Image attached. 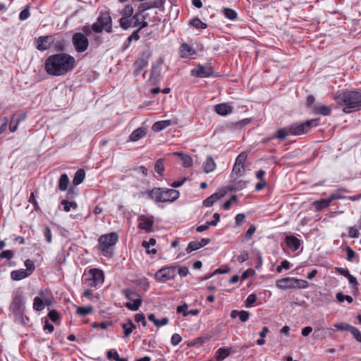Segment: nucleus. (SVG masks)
<instances>
[{"mask_svg":"<svg viewBox=\"0 0 361 361\" xmlns=\"http://www.w3.org/2000/svg\"><path fill=\"white\" fill-rule=\"evenodd\" d=\"M76 66L73 56L61 52L50 55L44 62L46 73L52 76H63L71 71Z\"/></svg>","mask_w":361,"mask_h":361,"instance_id":"obj_1","label":"nucleus"},{"mask_svg":"<svg viewBox=\"0 0 361 361\" xmlns=\"http://www.w3.org/2000/svg\"><path fill=\"white\" fill-rule=\"evenodd\" d=\"M335 101L344 106L343 111L349 114L361 108V94L354 91H347L334 97Z\"/></svg>","mask_w":361,"mask_h":361,"instance_id":"obj_2","label":"nucleus"},{"mask_svg":"<svg viewBox=\"0 0 361 361\" xmlns=\"http://www.w3.org/2000/svg\"><path fill=\"white\" fill-rule=\"evenodd\" d=\"M141 194L147 195L157 203L167 202H173L180 196L178 190L165 188H154L152 190H147L142 192Z\"/></svg>","mask_w":361,"mask_h":361,"instance_id":"obj_3","label":"nucleus"},{"mask_svg":"<svg viewBox=\"0 0 361 361\" xmlns=\"http://www.w3.org/2000/svg\"><path fill=\"white\" fill-rule=\"evenodd\" d=\"M118 240V235L115 232L101 235L98 239V248L102 255L111 257L114 255V247Z\"/></svg>","mask_w":361,"mask_h":361,"instance_id":"obj_4","label":"nucleus"},{"mask_svg":"<svg viewBox=\"0 0 361 361\" xmlns=\"http://www.w3.org/2000/svg\"><path fill=\"white\" fill-rule=\"evenodd\" d=\"M92 30L95 33H101L103 30L111 33L112 29V19L109 11H102L97 17V20L92 25Z\"/></svg>","mask_w":361,"mask_h":361,"instance_id":"obj_5","label":"nucleus"},{"mask_svg":"<svg viewBox=\"0 0 361 361\" xmlns=\"http://www.w3.org/2000/svg\"><path fill=\"white\" fill-rule=\"evenodd\" d=\"M10 310L14 314L16 319H18L20 322H23L25 307L22 294L17 293L14 295L10 305Z\"/></svg>","mask_w":361,"mask_h":361,"instance_id":"obj_6","label":"nucleus"},{"mask_svg":"<svg viewBox=\"0 0 361 361\" xmlns=\"http://www.w3.org/2000/svg\"><path fill=\"white\" fill-rule=\"evenodd\" d=\"M122 294L130 301L126 302L125 306L132 311H136L139 309V307L142 305V297L141 295L137 291L130 289L126 288L122 290Z\"/></svg>","mask_w":361,"mask_h":361,"instance_id":"obj_7","label":"nucleus"},{"mask_svg":"<svg viewBox=\"0 0 361 361\" xmlns=\"http://www.w3.org/2000/svg\"><path fill=\"white\" fill-rule=\"evenodd\" d=\"M319 119L314 118L304 123H294L289 126L290 133L293 135H300L307 133L312 127L319 124Z\"/></svg>","mask_w":361,"mask_h":361,"instance_id":"obj_8","label":"nucleus"},{"mask_svg":"<svg viewBox=\"0 0 361 361\" xmlns=\"http://www.w3.org/2000/svg\"><path fill=\"white\" fill-rule=\"evenodd\" d=\"M176 271L175 265L163 267L155 273L154 278L159 282L165 283L175 279Z\"/></svg>","mask_w":361,"mask_h":361,"instance_id":"obj_9","label":"nucleus"},{"mask_svg":"<svg viewBox=\"0 0 361 361\" xmlns=\"http://www.w3.org/2000/svg\"><path fill=\"white\" fill-rule=\"evenodd\" d=\"M72 42L75 49L78 53L85 51L89 46V40L85 34L76 32L73 35Z\"/></svg>","mask_w":361,"mask_h":361,"instance_id":"obj_10","label":"nucleus"},{"mask_svg":"<svg viewBox=\"0 0 361 361\" xmlns=\"http://www.w3.org/2000/svg\"><path fill=\"white\" fill-rule=\"evenodd\" d=\"M54 40V37L51 35L40 36L35 38L34 44L37 50L44 51L49 49L53 46Z\"/></svg>","mask_w":361,"mask_h":361,"instance_id":"obj_11","label":"nucleus"},{"mask_svg":"<svg viewBox=\"0 0 361 361\" xmlns=\"http://www.w3.org/2000/svg\"><path fill=\"white\" fill-rule=\"evenodd\" d=\"M213 68L209 65H198L192 70V75L198 78H207L213 74Z\"/></svg>","mask_w":361,"mask_h":361,"instance_id":"obj_12","label":"nucleus"},{"mask_svg":"<svg viewBox=\"0 0 361 361\" xmlns=\"http://www.w3.org/2000/svg\"><path fill=\"white\" fill-rule=\"evenodd\" d=\"M92 278L90 279L89 285L92 287H96L104 282V276L102 270L98 269H91L89 271Z\"/></svg>","mask_w":361,"mask_h":361,"instance_id":"obj_13","label":"nucleus"},{"mask_svg":"<svg viewBox=\"0 0 361 361\" xmlns=\"http://www.w3.org/2000/svg\"><path fill=\"white\" fill-rule=\"evenodd\" d=\"M164 62L163 57L159 58L152 66L151 74L149 80L155 82L159 80L161 76V66Z\"/></svg>","mask_w":361,"mask_h":361,"instance_id":"obj_14","label":"nucleus"},{"mask_svg":"<svg viewBox=\"0 0 361 361\" xmlns=\"http://www.w3.org/2000/svg\"><path fill=\"white\" fill-rule=\"evenodd\" d=\"M165 0H154L141 3L137 7V11H147L152 8H160L163 7Z\"/></svg>","mask_w":361,"mask_h":361,"instance_id":"obj_15","label":"nucleus"},{"mask_svg":"<svg viewBox=\"0 0 361 361\" xmlns=\"http://www.w3.org/2000/svg\"><path fill=\"white\" fill-rule=\"evenodd\" d=\"M138 221L139 228L145 230L147 233L152 231L154 224L152 217H147L146 216L142 215L139 217Z\"/></svg>","mask_w":361,"mask_h":361,"instance_id":"obj_16","label":"nucleus"},{"mask_svg":"<svg viewBox=\"0 0 361 361\" xmlns=\"http://www.w3.org/2000/svg\"><path fill=\"white\" fill-rule=\"evenodd\" d=\"M227 192L226 188H222L219 191L214 193L211 196L208 197L203 202V204L205 207H211L212 206L216 201L223 197Z\"/></svg>","mask_w":361,"mask_h":361,"instance_id":"obj_17","label":"nucleus"},{"mask_svg":"<svg viewBox=\"0 0 361 361\" xmlns=\"http://www.w3.org/2000/svg\"><path fill=\"white\" fill-rule=\"evenodd\" d=\"M26 118V114L24 113H16L11 118L9 123V130L11 132H15L20 122L24 121Z\"/></svg>","mask_w":361,"mask_h":361,"instance_id":"obj_18","label":"nucleus"},{"mask_svg":"<svg viewBox=\"0 0 361 361\" xmlns=\"http://www.w3.org/2000/svg\"><path fill=\"white\" fill-rule=\"evenodd\" d=\"M179 51L180 56L183 59L189 58L196 54L195 48L185 42L180 44Z\"/></svg>","mask_w":361,"mask_h":361,"instance_id":"obj_19","label":"nucleus"},{"mask_svg":"<svg viewBox=\"0 0 361 361\" xmlns=\"http://www.w3.org/2000/svg\"><path fill=\"white\" fill-rule=\"evenodd\" d=\"M294 278L290 277H285L276 282V286L282 290L294 289Z\"/></svg>","mask_w":361,"mask_h":361,"instance_id":"obj_20","label":"nucleus"},{"mask_svg":"<svg viewBox=\"0 0 361 361\" xmlns=\"http://www.w3.org/2000/svg\"><path fill=\"white\" fill-rule=\"evenodd\" d=\"M142 13L143 12H140L137 11L133 17V18L135 20L137 27H138L137 30H139V32H140L143 28L147 27L149 23V21H148L147 20H145V18H142Z\"/></svg>","mask_w":361,"mask_h":361,"instance_id":"obj_21","label":"nucleus"},{"mask_svg":"<svg viewBox=\"0 0 361 361\" xmlns=\"http://www.w3.org/2000/svg\"><path fill=\"white\" fill-rule=\"evenodd\" d=\"M312 111L315 114H320L322 116H329L331 113L330 107L318 103L312 106Z\"/></svg>","mask_w":361,"mask_h":361,"instance_id":"obj_22","label":"nucleus"},{"mask_svg":"<svg viewBox=\"0 0 361 361\" xmlns=\"http://www.w3.org/2000/svg\"><path fill=\"white\" fill-rule=\"evenodd\" d=\"M147 135V129L142 127L135 129L129 136V140L137 142Z\"/></svg>","mask_w":361,"mask_h":361,"instance_id":"obj_23","label":"nucleus"},{"mask_svg":"<svg viewBox=\"0 0 361 361\" xmlns=\"http://www.w3.org/2000/svg\"><path fill=\"white\" fill-rule=\"evenodd\" d=\"M287 246L293 251H296L300 246V240L294 235H288L286 237Z\"/></svg>","mask_w":361,"mask_h":361,"instance_id":"obj_24","label":"nucleus"},{"mask_svg":"<svg viewBox=\"0 0 361 361\" xmlns=\"http://www.w3.org/2000/svg\"><path fill=\"white\" fill-rule=\"evenodd\" d=\"M214 109L216 113L221 116H226L233 111L232 106L225 103L216 104Z\"/></svg>","mask_w":361,"mask_h":361,"instance_id":"obj_25","label":"nucleus"},{"mask_svg":"<svg viewBox=\"0 0 361 361\" xmlns=\"http://www.w3.org/2000/svg\"><path fill=\"white\" fill-rule=\"evenodd\" d=\"M133 17V16L130 18H121L118 20L121 27L123 30H128L130 27H137L135 20H134Z\"/></svg>","mask_w":361,"mask_h":361,"instance_id":"obj_26","label":"nucleus"},{"mask_svg":"<svg viewBox=\"0 0 361 361\" xmlns=\"http://www.w3.org/2000/svg\"><path fill=\"white\" fill-rule=\"evenodd\" d=\"M142 17V18H145V20H147L148 21L152 23H157L161 20V19L158 16L157 11L152 10L143 11Z\"/></svg>","mask_w":361,"mask_h":361,"instance_id":"obj_27","label":"nucleus"},{"mask_svg":"<svg viewBox=\"0 0 361 361\" xmlns=\"http://www.w3.org/2000/svg\"><path fill=\"white\" fill-rule=\"evenodd\" d=\"M237 317H239V319L241 322H245L249 319L250 314L248 312L245 310H232L231 312V317L233 319H235Z\"/></svg>","mask_w":361,"mask_h":361,"instance_id":"obj_28","label":"nucleus"},{"mask_svg":"<svg viewBox=\"0 0 361 361\" xmlns=\"http://www.w3.org/2000/svg\"><path fill=\"white\" fill-rule=\"evenodd\" d=\"M171 121L170 120H164L155 122L152 126V130L154 132H159L169 126H171Z\"/></svg>","mask_w":361,"mask_h":361,"instance_id":"obj_29","label":"nucleus"},{"mask_svg":"<svg viewBox=\"0 0 361 361\" xmlns=\"http://www.w3.org/2000/svg\"><path fill=\"white\" fill-rule=\"evenodd\" d=\"M121 326L124 331V336L126 338L136 329V325L133 324L131 319H128L126 323H122Z\"/></svg>","mask_w":361,"mask_h":361,"instance_id":"obj_30","label":"nucleus"},{"mask_svg":"<svg viewBox=\"0 0 361 361\" xmlns=\"http://www.w3.org/2000/svg\"><path fill=\"white\" fill-rule=\"evenodd\" d=\"M231 354V349L220 348L217 350L215 355V358L216 361H223L227 357H228Z\"/></svg>","mask_w":361,"mask_h":361,"instance_id":"obj_31","label":"nucleus"},{"mask_svg":"<svg viewBox=\"0 0 361 361\" xmlns=\"http://www.w3.org/2000/svg\"><path fill=\"white\" fill-rule=\"evenodd\" d=\"M29 276L30 275L27 274V272L24 269L15 270L11 273V279L14 281H20V280L23 279Z\"/></svg>","mask_w":361,"mask_h":361,"instance_id":"obj_32","label":"nucleus"},{"mask_svg":"<svg viewBox=\"0 0 361 361\" xmlns=\"http://www.w3.org/2000/svg\"><path fill=\"white\" fill-rule=\"evenodd\" d=\"M216 169V163L212 156L207 157L204 163V171L208 173L213 171Z\"/></svg>","mask_w":361,"mask_h":361,"instance_id":"obj_33","label":"nucleus"},{"mask_svg":"<svg viewBox=\"0 0 361 361\" xmlns=\"http://www.w3.org/2000/svg\"><path fill=\"white\" fill-rule=\"evenodd\" d=\"M139 33H140L139 30H134L133 32V33L130 36H128V37L127 38V39L124 42L123 46V49H126L127 48H128L130 47L131 42L133 40L134 41L139 40V39H140Z\"/></svg>","mask_w":361,"mask_h":361,"instance_id":"obj_34","label":"nucleus"},{"mask_svg":"<svg viewBox=\"0 0 361 361\" xmlns=\"http://www.w3.org/2000/svg\"><path fill=\"white\" fill-rule=\"evenodd\" d=\"M85 177V170L82 169H78L76 171V173H75V176H74V178L73 180V185H80L84 180Z\"/></svg>","mask_w":361,"mask_h":361,"instance_id":"obj_35","label":"nucleus"},{"mask_svg":"<svg viewBox=\"0 0 361 361\" xmlns=\"http://www.w3.org/2000/svg\"><path fill=\"white\" fill-rule=\"evenodd\" d=\"M69 185V178L67 174L63 173L61 176L59 181V190L65 191L67 190Z\"/></svg>","mask_w":361,"mask_h":361,"instance_id":"obj_36","label":"nucleus"},{"mask_svg":"<svg viewBox=\"0 0 361 361\" xmlns=\"http://www.w3.org/2000/svg\"><path fill=\"white\" fill-rule=\"evenodd\" d=\"M331 202L329 199H321L313 202V205L317 211H321L322 209L328 207Z\"/></svg>","mask_w":361,"mask_h":361,"instance_id":"obj_37","label":"nucleus"},{"mask_svg":"<svg viewBox=\"0 0 361 361\" xmlns=\"http://www.w3.org/2000/svg\"><path fill=\"white\" fill-rule=\"evenodd\" d=\"M174 154L178 156L181 159L184 167H190L192 166V159L189 155L183 152H175Z\"/></svg>","mask_w":361,"mask_h":361,"instance_id":"obj_38","label":"nucleus"},{"mask_svg":"<svg viewBox=\"0 0 361 361\" xmlns=\"http://www.w3.org/2000/svg\"><path fill=\"white\" fill-rule=\"evenodd\" d=\"M222 13L224 15V16L231 20H234L238 18V13L237 12L230 8L224 7L222 8Z\"/></svg>","mask_w":361,"mask_h":361,"instance_id":"obj_39","label":"nucleus"},{"mask_svg":"<svg viewBox=\"0 0 361 361\" xmlns=\"http://www.w3.org/2000/svg\"><path fill=\"white\" fill-rule=\"evenodd\" d=\"M133 11V6L131 4H126L120 11V13L122 15L121 18H130L134 16Z\"/></svg>","mask_w":361,"mask_h":361,"instance_id":"obj_40","label":"nucleus"},{"mask_svg":"<svg viewBox=\"0 0 361 361\" xmlns=\"http://www.w3.org/2000/svg\"><path fill=\"white\" fill-rule=\"evenodd\" d=\"M290 134L289 127L280 128L276 132L275 137L280 140H285Z\"/></svg>","mask_w":361,"mask_h":361,"instance_id":"obj_41","label":"nucleus"},{"mask_svg":"<svg viewBox=\"0 0 361 361\" xmlns=\"http://www.w3.org/2000/svg\"><path fill=\"white\" fill-rule=\"evenodd\" d=\"M61 204L63 206V210L66 212H70L71 208L76 209L78 207V204L75 202L68 201L66 200H62Z\"/></svg>","mask_w":361,"mask_h":361,"instance_id":"obj_42","label":"nucleus"},{"mask_svg":"<svg viewBox=\"0 0 361 361\" xmlns=\"http://www.w3.org/2000/svg\"><path fill=\"white\" fill-rule=\"evenodd\" d=\"M44 308V303L41 298L37 296L34 298L33 309L35 311L40 312Z\"/></svg>","mask_w":361,"mask_h":361,"instance_id":"obj_43","label":"nucleus"},{"mask_svg":"<svg viewBox=\"0 0 361 361\" xmlns=\"http://www.w3.org/2000/svg\"><path fill=\"white\" fill-rule=\"evenodd\" d=\"M93 312V307L92 306H80L78 307L76 313L80 316H86Z\"/></svg>","mask_w":361,"mask_h":361,"instance_id":"obj_44","label":"nucleus"},{"mask_svg":"<svg viewBox=\"0 0 361 361\" xmlns=\"http://www.w3.org/2000/svg\"><path fill=\"white\" fill-rule=\"evenodd\" d=\"M164 161V159L160 158L155 162L154 164V171L160 176H162L165 169Z\"/></svg>","mask_w":361,"mask_h":361,"instance_id":"obj_45","label":"nucleus"},{"mask_svg":"<svg viewBox=\"0 0 361 361\" xmlns=\"http://www.w3.org/2000/svg\"><path fill=\"white\" fill-rule=\"evenodd\" d=\"M148 65L144 60L137 59L134 63L135 74H137L141 70Z\"/></svg>","mask_w":361,"mask_h":361,"instance_id":"obj_46","label":"nucleus"},{"mask_svg":"<svg viewBox=\"0 0 361 361\" xmlns=\"http://www.w3.org/2000/svg\"><path fill=\"white\" fill-rule=\"evenodd\" d=\"M246 186V182L243 180H239L235 182L234 185L228 186L226 188V190H228L230 191H236L238 190L243 189Z\"/></svg>","mask_w":361,"mask_h":361,"instance_id":"obj_47","label":"nucleus"},{"mask_svg":"<svg viewBox=\"0 0 361 361\" xmlns=\"http://www.w3.org/2000/svg\"><path fill=\"white\" fill-rule=\"evenodd\" d=\"M190 24L197 29H206L207 25L196 18L190 20Z\"/></svg>","mask_w":361,"mask_h":361,"instance_id":"obj_48","label":"nucleus"},{"mask_svg":"<svg viewBox=\"0 0 361 361\" xmlns=\"http://www.w3.org/2000/svg\"><path fill=\"white\" fill-rule=\"evenodd\" d=\"M202 247V245L200 244L199 241H192L189 243L186 251L188 253H190L192 251L197 250Z\"/></svg>","mask_w":361,"mask_h":361,"instance_id":"obj_49","label":"nucleus"},{"mask_svg":"<svg viewBox=\"0 0 361 361\" xmlns=\"http://www.w3.org/2000/svg\"><path fill=\"white\" fill-rule=\"evenodd\" d=\"M294 289L295 288H306L308 287V282L305 280L294 278Z\"/></svg>","mask_w":361,"mask_h":361,"instance_id":"obj_50","label":"nucleus"},{"mask_svg":"<svg viewBox=\"0 0 361 361\" xmlns=\"http://www.w3.org/2000/svg\"><path fill=\"white\" fill-rule=\"evenodd\" d=\"M176 267V274H178L180 277H185L189 274V270L186 267H181L178 265H175Z\"/></svg>","mask_w":361,"mask_h":361,"instance_id":"obj_51","label":"nucleus"},{"mask_svg":"<svg viewBox=\"0 0 361 361\" xmlns=\"http://www.w3.org/2000/svg\"><path fill=\"white\" fill-rule=\"evenodd\" d=\"M336 297L339 302H343L344 300H347L348 303H352L353 301L351 296L343 295L342 293H338Z\"/></svg>","mask_w":361,"mask_h":361,"instance_id":"obj_52","label":"nucleus"},{"mask_svg":"<svg viewBox=\"0 0 361 361\" xmlns=\"http://www.w3.org/2000/svg\"><path fill=\"white\" fill-rule=\"evenodd\" d=\"M25 266L26 267L25 271L29 275H31L35 269L34 262L30 259H26L25 261Z\"/></svg>","mask_w":361,"mask_h":361,"instance_id":"obj_53","label":"nucleus"},{"mask_svg":"<svg viewBox=\"0 0 361 361\" xmlns=\"http://www.w3.org/2000/svg\"><path fill=\"white\" fill-rule=\"evenodd\" d=\"M30 16V6L27 5L26 7L21 11V12L19 14V18L21 20H25L27 18H28Z\"/></svg>","mask_w":361,"mask_h":361,"instance_id":"obj_54","label":"nucleus"},{"mask_svg":"<svg viewBox=\"0 0 361 361\" xmlns=\"http://www.w3.org/2000/svg\"><path fill=\"white\" fill-rule=\"evenodd\" d=\"M247 154L245 152H241L236 158L235 164L237 165H243L244 166V164L247 159Z\"/></svg>","mask_w":361,"mask_h":361,"instance_id":"obj_55","label":"nucleus"},{"mask_svg":"<svg viewBox=\"0 0 361 361\" xmlns=\"http://www.w3.org/2000/svg\"><path fill=\"white\" fill-rule=\"evenodd\" d=\"M334 327L341 331H350L353 326L346 323H337L334 324Z\"/></svg>","mask_w":361,"mask_h":361,"instance_id":"obj_56","label":"nucleus"},{"mask_svg":"<svg viewBox=\"0 0 361 361\" xmlns=\"http://www.w3.org/2000/svg\"><path fill=\"white\" fill-rule=\"evenodd\" d=\"M245 172L244 166L234 164L232 175H242Z\"/></svg>","mask_w":361,"mask_h":361,"instance_id":"obj_57","label":"nucleus"},{"mask_svg":"<svg viewBox=\"0 0 361 361\" xmlns=\"http://www.w3.org/2000/svg\"><path fill=\"white\" fill-rule=\"evenodd\" d=\"M351 334L354 336L357 341L361 343V332L355 326H353L350 331Z\"/></svg>","mask_w":361,"mask_h":361,"instance_id":"obj_58","label":"nucleus"},{"mask_svg":"<svg viewBox=\"0 0 361 361\" xmlns=\"http://www.w3.org/2000/svg\"><path fill=\"white\" fill-rule=\"evenodd\" d=\"M257 300V295L255 294H250L248 295L245 300V307H250L252 305L253 303L255 302Z\"/></svg>","mask_w":361,"mask_h":361,"instance_id":"obj_59","label":"nucleus"},{"mask_svg":"<svg viewBox=\"0 0 361 361\" xmlns=\"http://www.w3.org/2000/svg\"><path fill=\"white\" fill-rule=\"evenodd\" d=\"M135 321L136 322H141L143 326H147V322L145 319V314L143 313L136 314L135 315Z\"/></svg>","mask_w":361,"mask_h":361,"instance_id":"obj_60","label":"nucleus"},{"mask_svg":"<svg viewBox=\"0 0 361 361\" xmlns=\"http://www.w3.org/2000/svg\"><path fill=\"white\" fill-rule=\"evenodd\" d=\"M250 122H251V119L245 118V119L240 120L235 123H232V125L235 126V128H241L248 125Z\"/></svg>","mask_w":361,"mask_h":361,"instance_id":"obj_61","label":"nucleus"},{"mask_svg":"<svg viewBox=\"0 0 361 361\" xmlns=\"http://www.w3.org/2000/svg\"><path fill=\"white\" fill-rule=\"evenodd\" d=\"M13 252L12 250H4L0 253V258L11 259L13 257Z\"/></svg>","mask_w":361,"mask_h":361,"instance_id":"obj_62","label":"nucleus"},{"mask_svg":"<svg viewBox=\"0 0 361 361\" xmlns=\"http://www.w3.org/2000/svg\"><path fill=\"white\" fill-rule=\"evenodd\" d=\"M106 357L109 360L113 359L114 360H116V359L118 358L119 355L116 350L111 349L107 351Z\"/></svg>","mask_w":361,"mask_h":361,"instance_id":"obj_63","label":"nucleus"},{"mask_svg":"<svg viewBox=\"0 0 361 361\" xmlns=\"http://www.w3.org/2000/svg\"><path fill=\"white\" fill-rule=\"evenodd\" d=\"M348 235L350 238H357L359 237L360 233L356 228L351 226L348 228Z\"/></svg>","mask_w":361,"mask_h":361,"instance_id":"obj_64","label":"nucleus"}]
</instances>
